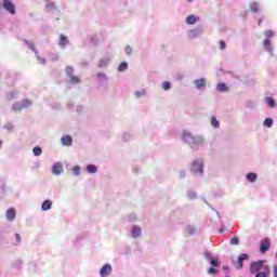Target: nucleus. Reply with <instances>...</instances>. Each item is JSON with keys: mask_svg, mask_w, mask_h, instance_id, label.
Instances as JSON below:
<instances>
[{"mask_svg": "<svg viewBox=\"0 0 277 277\" xmlns=\"http://www.w3.org/2000/svg\"><path fill=\"white\" fill-rule=\"evenodd\" d=\"M219 47L222 51H224V49H226V42H224L223 40L219 41Z\"/></svg>", "mask_w": 277, "mask_h": 277, "instance_id": "nucleus-36", "label": "nucleus"}, {"mask_svg": "<svg viewBox=\"0 0 277 277\" xmlns=\"http://www.w3.org/2000/svg\"><path fill=\"white\" fill-rule=\"evenodd\" d=\"M14 217H16V210L14 208H10L6 211V220H9V222H12V220H14Z\"/></svg>", "mask_w": 277, "mask_h": 277, "instance_id": "nucleus-12", "label": "nucleus"}, {"mask_svg": "<svg viewBox=\"0 0 277 277\" xmlns=\"http://www.w3.org/2000/svg\"><path fill=\"white\" fill-rule=\"evenodd\" d=\"M25 44H27L31 49V51H34V53H38V51L36 50V47L34 45L32 42L25 41Z\"/></svg>", "mask_w": 277, "mask_h": 277, "instance_id": "nucleus-30", "label": "nucleus"}, {"mask_svg": "<svg viewBox=\"0 0 277 277\" xmlns=\"http://www.w3.org/2000/svg\"><path fill=\"white\" fill-rule=\"evenodd\" d=\"M207 259H210V265L212 267H220V260L217 258H212L211 253H206Z\"/></svg>", "mask_w": 277, "mask_h": 277, "instance_id": "nucleus-8", "label": "nucleus"}, {"mask_svg": "<svg viewBox=\"0 0 277 277\" xmlns=\"http://www.w3.org/2000/svg\"><path fill=\"white\" fill-rule=\"evenodd\" d=\"M2 8H4L9 14H16V5H14L10 0H3Z\"/></svg>", "mask_w": 277, "mask_h": 277, "instance_id": "nucleus-2", "label": "nucleus"}, {"mask_svg": "<svg viewBox=\"0 0 277 277\" xmlns=\"http://www.w3.org/2000/svg\"><path fill=\"white\" fill-rule=\"evenodd\" d=\"M162 88H163L164 90H170V88H172V84H171L169 81H164V82L162 83Z\"/></svg>", "mask_w": 277, "mask_h": 277, "instance_id": "nucleus-33", "label": "nucleus"}, {"mask_svg": "<svg viewBox=\"0 0 277 277\" xmlns=\"http://www.w3.org/2000/svg\"><path fill=\"white\" fill-rule=\"evenodd\" d=\"M261 23H262L261 19H259L258 25L261 26Z\"/></svg>", "mask_w": 277, "mask_h": 277, "instance_id": "nucleus-44", "label": "nucleus"}, {"mask_svg": "<svg viewBox=\"0 0 277 277\" xmlns=\"http://www.w3.org/2000/svg\"><path fill=\"white\" fill-rule=\"evenodd\" d=\"M211 124L214 129H220V121L215 117H211Z\"/></svg>", "mask_w": 277, "mask_h": 277, "instance_id": "nucleus-23", "label": "nucleus"}, {"mask_svg": "<svg viewBox=\"0 0 277 277\" xmlns=\"http://www.w3.org/2000/svg\"><path fill=\"white\" fill-rule=\"evenodd\" d=\"M269 248H272V242L268 240V238L263 239L260 243V252L265 254Z\"/></svg>", "mask_w": 277, "mask_h": 277, "instance_id": "nucleus-3", "label": "nucleus"}, {"mask_svg": "<svg viewBox=\"0 0 277 277\" xmlns=\"http://www.w3.org/2000/svg\"><path fill=\"white\" fill-rule=\"evenodd\" d=\"M272 124H274V120L272 118H266L264 120V127H267L269 129L272 128Z\"/></svg>", "mask_w": 277, "mask_h": 277, "instance_id": "nucleus-24", "label": "nucleus"}, {"mask_svg": "<svg viewBox=\"0 0 277 277\" xmlns=\"http://www.w3.org/2000/svg\"><path fill=\"white\" fill-rule=\"evenodd\" d=\"M273 275L277 277V265L273 266Z\"/></svg>", "mask_w": 277, "mask_h": 277, "instance_id": "nucleus-42", "label": "nucleus"}, {"mask_svg": "<svg viewBox=\"0 0 277 277\" xmlns=\"http://www.w3.org/2000/svg\"><path fill=\"white\" fill-rule=\"evenodd\" d=\"M53 174L60 175L62 172H64V166L62 162H55L52 167Z\"/></svg>", "mask_w": 277, "mask_h": 277, "instance_id": "nucleus-5", "label": "nucleus"}, {"mask_svg": "<svg viewBox=\"0 0 277 277\" xmlns=\"http://www.w3.org/2000/svg\"><path fill=\"white\" fill-rule=\"evenodd\" d=\"M72 172L76 176H79V174H81V168L79 166H75L72 168Z\"/></svg>", "mask_w": 277, "mask_h": 277, "instance_id": "nucleus-29", "label": "nucleus"}, {"mask_svg": "<svg viewBox=\"0 0 277 277\" xmlns=\"http://www.w3.org/2000/svg\"><path fill=\"white\" fill-rule=\"evenodd\" d=\"M264 35L266 36L267 40H269V38H272V37L274 36V31H272V30H266V31L264 32Z\"/></svg>", "mask_w": 277, "mask_h": 277, "instance_id": "nucleus-35", "label": "nucleus"}, {"mask_svg": "<svg viewBox=\"0 0 277 277\" xmlns=\"http://www.w3.org/2000/svg\"><path fill=\"white\" fill-rule=\"evenodd\" d=\"M15 238H16L17 243H21V235L19 234H15Z\"/></svg>", "mask_w": 277, "mask_h": 277, "instance_id": "nucleus-43", "label": "nucleus"}, {"mask_svg": "<svg viewBox=\"0 0 277 277\" xmlns=\"http://www.w3.org/2000/svg\"><path fill=\"white\" fill-rule=\"evenodd\" d=\"M4 129H6L8 131H12V129H14V127L12 126V123H6L4 126Z\"/></svg>", "mask_w": 277, "mask_h": 277, "instance_id": "nucleus-39", "label": "nucleus"}, {"mask_svg": "<svg viewBox=\"0 0 277 277\" xmlns=\"http://www.w3.org/2000/svg\"><path fill=\"white\" fill-rule=\"evenodd\" d=\"M190 170H192V172H194V174H202V172H205V167H203L202 160L193 161Z\"/></svg>", "mask_w": 277, "mask_h": 277, "instance_id": "nucleus-1", "label": "nucleus"}, {"mask_svg": "<svg viewBox=\"0 0 277 277\" xmlns=\"http://www.w3.org/2000/svg\"><path fill=\"white\" fill-rule=\"evenodd\" d=\"M183 141H184V142H187L188 144H192V142H194V137L192 136V134L185 133V134L183 135Z\"/></svg>", "mask_w": 277, "mask_h": 277, "instance_id": "nucleus-19", "label": "nucleus"}, {"mask_svg": "<svg viewBox=\"0 0 277 277\" xmlns=\"http://www.w3.org/2000/svg\"><path fill=\"white\" fill-rule=\"evenodd\" d=\"M263 44H264L265 51H267L268 53H272V41H269V39H265Z\"/></svg>", "mask_w": 277, "mask_h": 277, "instance_id": "nucleus-18", "label": "nucleus"}, {"mask_svg": "<svg viewBox=\"0 0 277 277\" xmlns=\"http://www.w3.org/2000/svg\"><path fill=\"white\" fill-rule=\"evenodd\" d=\"M70 77V83H81V79L77 76H69Z\"/></svg>", "mask_w": 277, "mask_h": 277, "instance_id": "nucleus-28", "label": "nucleus"}, {"mask_svg": "<svg viewBox=\"0 0 277 277\" xmlns=\"http://www.w3.org/2000/svg\"><path fill=\"white\" fill-rule=\"evenodd\" d=\"M250 10H251V12H259V10H260L259 4L256 2H252L250 4Z\"/></svg>", "mask_w": 277, "mask_h": 277, "instance_id": "nucleus-25", "label": "nucleus"}, {"mask_svg": "<svg viewBox=\"0 0 277 277\" xmlns=\"http://www.w3.org/2000/svg\"><path fill=\"white\" fill-rule=\"evenodd\" d=\"M68 44V38L64 35L60 36L58 47H66Z\"/></svg>", "mask_w": 277, "mask_h": 277, "instance_id": "nucleus-15", "label": "nucleus"}, {"mask_svg": "<svg viewBox=\"0 0 277 277\" xmlns=\"http://www.w3.org/2000/svg\"><path fill=\"white\" fill-rule=\"evenodd\" d=\"M195 85L200 90V88H205L207 85V80H205V78L195 80Z\"/></svg>", "mask_w": 277, "mask_h": 277, "instance_id": "nucleus-14", "label": "nucleus"}, {"mask_svg": "<svg viewBox=\"0 0 277 277\" xmlns=\"http://www.w3.org/2000/svg\"><path fill=\"white\" fill-rule=\"evenodd\" d=\"M248 259H250V256L246 253H242L239 255L238 261L236 263V269H242L243 268V262L248 261Z\"/></svg>", "mask_w": 277, "mask_h": 277, "instance_id": "nucleus-4", "label": "nucleus"}, {"mask_svg": "<svg viewBox=\"0 0 277 277\" xmlns=\"http://www.w3.org/2000/svg\"><path fill=\"white\" fill-rule=\"evenodd\" d=\"M127 68H129V64H127V62H123L119 65L118 70H119V72H124V70H127Z\"/></svg>", "mask_w": 277, "mask_h": 277, "instance_id": "nucleus-20", "label": "nucleus"}, {"mask_svg": "<svg viewBox=\"0 0 277 277\" xmlns=\"http://www.w3.org/2000/svg\"><path fill=\"white\" fill-rule=\"evenodd\" d=\"M32 153H34L35 157H40L42 155V148L36 146V147H34Z\"/></svg>", "mask_w": 277, "mask_h": 277, "instance_id": "nucleus-21", "label": "nucleus"}, {"mask_svg": "<svg viewBox=\"0 0 277 277\" xmlns=\"http://www.w3.org/2000/svg\"><path fill=\"white\" fill-rule=\"evenodd\" d=\"M208 274H211L213 276V275L217 274V271H215V268H213V267H210V268H208Z\"/></svg>", "mask_w": 277, "mask_h": 277, "instance_id": "nucleus-37", "label": "nucleus"}, {"mask_svg": "<svg viewBox=\"0 0 277 277\" xmlns=\"http://www.w3.org/2000/svg\"><path fill=\"white\" fill-rule=\"evenodd\" d=\"M1 144H2V142L0 141V147H1Z\"/></svg>", "mask_w": 277, "mask_h": 277, "instance_id": "nucleus-46", "label": "nucleus"}, {"mask_svg": "<svg viewBox=\"0 0 277 277\" xmlns=\"http://www.w3.org/2000/svg\"><path fill=\"white\" fill-rule=\"evenodd\" d=\"M30 105H31V101L24 100V101H22L21 105L13 106V109H15V111H18V110L21 111V109H25L27 107H30Z\"/></svg>", "mask_w": 277, "mask_h": 277, "instance_id": "nucleus-6", "label": "nucleus"}, {"mask_svg": "<svg viewBox=\"0 0 277 277\" xmlns=\"http://www.w3.org/2000/svg\"><path fill=\"white\" fill-rule=\"evenodd\" d=\"M52 205H53V202H51V200L43 201L41 205L42 211H49V209H51Z\"/></svg>", "mask_w": 277, "mask_h": 277, "instance_id": "nucleus-16", "label": "nucleus"}, {"mask_svg": "<svg viewBox=\"0 0 277 277\" xmlns=\"http://www.w3.org/2000/svg\"><path fill=\"white\" fill-rule=\"evenodd\" d=\"M142 235V227H140V226H134L133 228H132V237L134 238V239H137V237H140Z\"/></svg>", "mask_w": 277, "mask_h": 277, "instance_id": "nucleus-13", "label": "nucleus"}, {"mask_svg": "<svg viewBox=\"0 0 277 277\" xmlns=\"http://www.w3.org/2000/svg\"><path fill=\"white\" fill-rule=\"evenodd\" d=\"M126 53L128 54V55H131V53H133V50L131 49V47H126Z\"/></svg>", "mask_w": 277, "mask_h": 277, "instance_id": "nucleus-40", "label": "nucleus"}, {"mask_svg": "<svg viewBox=\"0 0 277 277\" xmlns=\"http://www.w3.org/2000/svg\"><path fill=\"white\" fill-rule=\"evenodd\" d=\"M216 90L217 92H228V87L226 85V83L221 82L216 85Z\"/></svg>", "mask_w": 277, "mask_h": 277, "instance_id": "nucleus-17", "label": "nucleus"}, {"mask_svg": "<svg viewBox=\"0 0 277 277\" xmlns=\"http://www.w3.org/2000/svg\"><path fill=\"white\" fill-rule=\"evenodd\" d=\"M266 103L268 107H276V102L272 97H267Z\"/></svg>", "mask_w": 277, "mask_h": 277, "instance_id": "nucleus-26", "label": "nucleus"}, {"mask_svg": "<svg viewBox=\"0 0 277 277\" xmlns=\"http://www.w3.org/2000/svg\"><path fill=\"white\" fill-rule=\"evenodd\" d=\"M247 179L250 181V183H254V181H256V174L249 173V174H247Z\"/></svg>", "mask_w": 277, "mask_h": 277, "instance_id": "nucleus-27", "label": "nucleus"}, {"mask_svg": "<svg viewBox=\"0 0 277 277\" xmlns=\"http://www.w3.org/2000/svg\"><path fill=\"white\" fill-rule=\"evenodd\" d=\"M198 36V32L196 30H190L189 37L196 38Z\"/></svg>", "mask_w": 277, "mask_h": 277, "instance_id": "nucleus-38", "label": "nucleus"}, {"mask_svg": "<svg viewBox=\"0 0 277 277\" xmlns=\"http://www.w3.org/2000/svg\"><path fill=\"white\" fill-rule=\"evenodd\" d=\"M230 245H232V246H239V238L233 237V238L230 239Z\"/></svg>", "mask_w": 277, "mask_h": 277, "instance_id": "nucleus-32", "label": "nucleus"}, {"mask_svg": "<svg viewBox=\"0 0 277 277\" xmlns=\"http://www.w3.org/2000/svg\"><path fill=\"white\" fill-rule=\"evenodd\" d=\"M87 171L90 173V174H96V166L94 164H89L87 167Z\"/></svg>", "mask_w": 277, "mask_h": 277, "instance_id": "nucleus-22", "label": "nucleus"}, {"mask_svg": "<svg viewBox=\"0 0 277 277\" xmlns=\"http://www.w3.org/2000/svg\"><path fill=\"white\" fill-rule=\"evenodd\" d=\"M111 274V265L109 264H105L101 271H100V275L102 277H106V276H109Z\"/></svg>", "mask_w": 277, "mask_h": 277, "instance_id": "nucleus-7", "label": "nucleus"}, {"mask_svg": "<svg viewBox=\"0 0 277 277\" xmlns=\"http://www.w3.org/2000/svg\"><path fill=\"white\" fill-rule=\"evenodd\" d=\"M198 21H200V17H196V15H188L186 17L187 25H196V23H198Z\"/></svg>", "mask_w": 277, "mask_h": 277, "instance_id": "nucleus-11", "label": "nucleus"}, {"mask_svg": "<svg viewBox=\"0 0 277 277\" xmlns=\"http://www.w3.org/2000/svg\"><path fill=\"white\" fill-rule=\"evenodd\" d=\"M97 77L100 79H107V76H105V74H101V72L97 74Z\"/></svg>", "mask_w": 277, "mask_h": 277, "instance_id": "nucleus-41", "label": "nucleus"}, {"mask_svg": "<svg viewBox=\"0 0 277 277\" xmlns=\"http://www.w3.org/2000/svg\"><path fill=\"white\" fill-rule=\"evenodd\" d=\"M61 142H62L63 146H72V137H70V135H64L61 138Z\"/></svg>", "mask_w": 277, "mask_h": 277, "instance_id": "nucleus-10", "label": "nucleus"}, {"mask_svg": "<svg viewBox=\"0 0 277 277\" xmlns=\"http://www.w3.org/2000/svg\"><path fill=\"white\" fill-rule=\"evenodd\" d=\"M45 10L47 12H54V10H57V6L55 5V2L51 0L45 1Z\"/></svg>", "mask_w": 277, "mask_h": 277, "instance_id": "nucleus-9", "label": "nucleus"}, {"mask_svg": "<svg viewBox=\"0 0 277 277\" xmlns=\"http://www.w3.org/2000/svg\"><path fill=\"white\" fill-rule=\"evenodd\" d=\"M72 72H75V69H74L72 67L68 66V67L66 68V75H67L68 77H72Z\"/></svg>", "mask_w": 277, "mask_h": 277, "instance_id": "nucleus-31", "label": "nucleus"}, {"mask_svg": "<svg viewBox=\"0 0 277 277\" xmlns=\"http://www.w3.org/2000/svg\"><path fill=\"white\" fill-rule=\"evenodd\" d=\"M144 94H146V90L144 89L135 92V96H137V98H140V96H144Z\"/></svg>", "mask_w": 277, "mask_h": 277, "instance_id": "nucleus-34", "label": "nucleus"}, {"mask_svg": "<svg viewBox=\"0 0 277 277\" xmlns=\"http://www.w3.org/2000/svg\"><path fill=\"white\" fill-rule=\"evenodd\" d=\"M188 1V3H192V1H194V0H187Z\"/></svg>", "mask_w": 277, "mask_h": 277, "instance_id": "nucleus-45", "label": "nucleus"}]
</instances>
